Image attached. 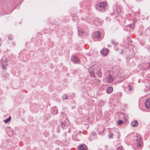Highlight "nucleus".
<instances>
[{"label":"nucleus","mask_w":150,"mask_h":150,"mask_svg":"<svg viewBox=\"0 0 150 150\" xmlns=\"http://www.w3.org/2000/svg\"><path fill=\"white\" fill-rule=\"evenodd\" d=\"M98 81H100V80L99 79H98Z\"/></svg>","instance_id":"obj_34"},{"label":"nucleus","mask_w":150,"mask_h":150,"mask_svg":"<svg viewBox=\"0 0 150 150\" xmlns=\"http://www.w3.org/2000/svg\"><path fill=\"white\" fill-rule=\"evenodd\" d=\"M8 38L9 40H13V36L11 35H10L8 36Z\"/></svg>","instance_id":"obj_19"},{"label":"nucleus","mask_w":150,"mask_h":150,"mask_svg":"<svg viewBox=\"0 0 150 150\" xmlns=\"http://www.w3.org/2000/svg\"><path fill=\"white\" fill-rule=\"evenodd\" d=\"M112 88L111 87H109L107 88L106 92L108 93H111L112 92Z\"/></svg>","instance_id":"obj_12"},{"label":"nucleus","mask_w":150,"mask_h":150,"mask_svg":"<svg viewBox=\"0 0 150 150\" xmlns=\"http://www.w3.org/2000/svg\"><path fill=\"white\" fill-rule=\"evenodd\" d=\"M128 86L129 87V91H131L132 90V89H131V86L130 85H128Z\"/></svg>","instance_id":"obj_28"},{"label":"nucleus","mask_w":150,"mask_h":150,"mask_svg":"<svg viewBox=\"0 0 150 150\" xmlns=\"http://www.w3.org/2000/svg\"><path fill=\"white\" fill-rule=\"evenodd\" d=\"M71 60L75 64L79 63V58L75 55L71 57Z\"/></svg>","instance_id":"obj_7"},{"label":"nucleus","mask_w":150,"mask_h":150,"mask_svg":"<svg viewBox=\"0 0 150 150\" xmlns=\"http://www.w3.org/2000/svg\"><path fill=\"white\" fill-rule=\"evenodd\" d=\"M108 47H111V45H108Z\"/></svg>","instance_id":"obj_33"},{"label":"nucleus","mask_w":150,"mask_h":150,"mask_svg":"<svg viewBox=\"0 0 150 150\" xmlns=\"http://www.w3.org/2000/svg\"><path fill=\"white\" fill-rule=\"evenodd\" d=\"M100 52L103 56H105L109 53V50L108 49L104 48L100 51Z\"/></svg>","instance_id":"obj_6"},{"label":"nucleus","mask_w":150,"mask_h":150,"mask_svg":"<svg viewBox=\"0 0 150 150\" xmlns=\"http://www.w3.org/2000/svg\"><path fill=\"white\" fill-rule=\"evenodd\" d=\"M101 37V35L99 31L95 32L92 34L93 38H95L99 40Z\"/></svg>","instance_id":"obj_3"},{"label":"nucleus","mask_w":150,"mask_h":150,"mask_svg":"<svg viewBox=\"0 0 150 150\" xmlns=\"http://www.w3.org/2000/svg\"><path fill=\"white\" fill-rule=\"evenodd\" d=\"M118 9H119V8H118ZM117 12H115V13H116V14L117 15H120V14L121 13V10L120 9V8H119V10H118V9H117Z\"/></svg>","instance_id":"obj_16"},{"label":"nucleus","mask_w":150,"mask_h":150,"mask_svg":"<svg viewBox=\"0 0 150 150\" xmlns=\"http://www.w3.org/2000/svg\"><path fill=\"white\" fill-rule=\"evenodd\" d=\"M113 134L112 133H111L109 135V138H112L113 137Z\"/></svg>","instance_id":"obj_21"},{"label":"nucleus","mask_w":150,"mask_h":150,"mask_svg":"<svg viewBox=\"0 0 150 150\" xmlns=\"http://www.w3.org/2000/svg\"><path fill=\"white\" fill-rule=\"evenodd\" d=\"M78 31L79 32V35H81L83 33L82 31L80 30H78Z\"/></svg>","instance_id":"obj_22"},{"label":"nucleus","mask_w":150,"mask_h":150,"mask_svg":"<svg viewBox=\"0 0 150 150\" xmlns=\"http://www.w3.org/2000/svg\"><path fill=\"white\" fill-rule=\"evenodd\" d=\"M62 98L64 100L67 99L68 98V96L64 94Z\"/></svg>","instance_id":"obj_20"},{"label":"nucleus","mask_w":150,"mask_h":150,"mask_svg":"<svg viewBox=\"0 0 150 150\" xmlns=\"http://www.w3.org/2000/svg\"><path fill=\"white\" fill-rule=\"evenodd\" d=\"M94 69L95 73L96 74L99 78L102 76V73L99 66L98 65L94 66Z\"/></svg>","instance_id":"obj_2"},{"label":"nucleus","mask_w":150,"mask_h":150,"mask_svg":"<svg viewBox=\"0 0 150 150\" xmlns=\"http://www.w3.org/2000/svg\"><path fill=\"white\" fill-rule=\"evenodd\" d=\"M11 116H9V117L6 119L5 120H4V122L5 123H7L8 122H9L10 120H11Z\"/></svg>","instance_id":"obj_14"},{"label":"nucleus","mask_w":150,"mask_h":150,"mask_svg":"<svg viewBox=\"0 0 150 150\" xmlns=\"http://www.w3.org/2000/svg\"><path fill=\"white\" fill-rule=\"evenodd\" d=\"M128 41L130 43H132V41L131 39L130 38H128Z\"/></svg>","instance_id":"obj_25"},{"label":"nucleus","mask_w":150,"mask_h":150,"mask_svg":"<svg viewBox=\"0 0 150 150\" xmlns=\"http://www.w3.org/2000/svg\"><path fill=\"white\" fill-rule=\"evenodd\" d=\"M8 74H6V76H4V75H3V76H4V77H5V76L7 77L8 76Z\"/></svg>","instance_id":"obj_29"},{"label":"nucleus","mask_w":150,"mask_h":150,"mask_svg":"<svg viewBox=\"0 0 150 150\" xmlns=\"http://www.w3.org/2000/svg\"><path fill=\"white\" fill-rule=\"evenodd\" d=\"M79 150H87V147L86 145L84 144H81L80 145L79 147Z\"/></svg>","instance_id":"obj_9"},{"label":"nucleus","mask_w":150,"mask_h":150,"mask_svg":"<svg viewBox=\"0 0 150 150\" xmlns=\"http://www.w3.org/2000/svg\"><path fill=\"white\" fill-rule=\"evenodd\" d=\"M146 108L149 109H150V98H149L145 102Z\"/></svg>","instance_id":"obj_10"},{"label":"nucleus","mask_w":150,"mask_h":150,"mask_svg":"<svg viewBox=\"0 0 150 150\" xmlns=\"http://www.w3.org/2000/svg\"><path fill=\"white\" fill-rule=\"evenodd\" d=\"M2 68L4 70H6V67L3 64H2Z\"/></svg>","instance_id":"obj_23"},{"label":"nucleus","mask_w":150,"mask_h":150,"mask_svg":"<svg viewBox=\"0 0 150 150\" xmlns=\"http://www.w3.org/2000/svg\"><path fill=\"white\" fill-rule=\"evenodd\" d=\"M123 121L121 120H119L118 121V125H120L122 124H123Z\"/></svg>","instance_id":"obj_17"},{"label":"nucleus","mask_w":150,"mask_h":150,"mask_svg":"<svg viewBox=\"0 0 150 150\" xmlns=\"http://www.w3.org/2000/svg\"><path fill=\"white\" fill-rule=\"evenodd\" d=\"M138 125V122L136 120L132 121L131 124V126L133 127H137Z\"/></svg>","instance_id":"obj_11"},{"label":"nucleus","mask_w":150,"mask_h":150,"mask_svg":"<svg viewBox=\"0 0 150 150\" xmlns=\"http://www.w3.org/2000/svg\"><path fill=\"white\" fill-rule=\"evenodd\" d=\"M92 134L91 135V137L92 139H97L96 136V133L95 132H92Z\"/></svg>","instance_id":"obj_13"},{"label":"nucleus","mask_w":150,"mask_h":150,"mask_svg":"<svg viewBox=\"0 0 150 150\" xmlns=\"http://www.w3.org/2000/svg\"><path fill=\"white\" fill-rule=\"evenodd\" d=\"M12 44L13 46L15 45V42H13Z\"/></svg>","instance_id":"obj_31"},{"label":"nucleus","mask_w":150,"mask_h":150,"mask_svg":"<svg viewBox=\"0 0 150 150\" xmlns=\"http://www.w3.org/2000/svg\"><path fill=\"white\" fill-rule=\"evenodd\" d=\"M123 50H122V52L120 53V54H122V53H123Z\"/></svg>","instance_id":"obj_32"},{"label":"nucleus","mask_w":150,"mask_h":150,"mask_svg":"<svg viewBox=\"0 0 150 150\" xmlns=\"http://www.w3.org/2000/svg\"><path fill=\"white\" fill-rule=\"evenodd\" d=\"M69 124V122L68 120L66 119L64 122H61V126L63 128V129H65L67 127Z\"/></svg>","instance_id":"obj_4"},{"label":"nucleus","mask_w":150,"mask_h":150,"mask_svg":"<svg viewBox=\"0 0 150 150\" xmlns=\"http://www.w3.org/2000/svg\"><path fill=\"white\" fill-rule=\"evenodd\" d=\"M148 64H149V66H149V67H148V68H149V69H150V63H148Z\"/></svg>","instance_id":"obj_30"},{"label":"nucleus","mask_w":150,"mask_h":150,"mask_svg":"<svg viewBox=\"0 0 150 150\" xmlns=\"http://www.w3.org/2000/svg\"><path fill=\"white\" fill-rule=\"evenodd\" d=\"M107 5V2L106 1L101 2L97 4L96 5V8L98 10L103 12L106 10V6Z\"/></svg>","instance_id":"obj_1"},{"label":"nucleus","mask_w":150,"mask_h":150,"mask_svg":"<svg viewBox=\"0 0 150 150\" xmlns=\"http://www.w3.org/2000/svg\"><path fill=\"white\" fill-rule=\"evenodd\" d=\"M2 60L4 62L6 63L8 62L7 61V58L6 57H3L2 58Z\"/></svg>","instance_id":"obj_18"},{"label":"nucleus","mask_w":150,"mask_h":150,"mask_svg":"<svg viewBox=\"0 0 150 150\" xmlns=\"http://www.w3.org/2000/svg\"><path fill=\"white\" fill-rule=\"evenodd\" d=\"M112 43L115 45L116 44V42L114 40H112L111 41Z\"/></svg>","instance_id":"obj_24"},{"label":"nucleus","mask_w":150,"mask_h":150,"mask_svg":"<svg viewBox=\"0 0 150 150\" xmlns=\"http://www.w3.org/2000/svg\"><path fill=\"white\" fill-rule=\"evenodd\" d=\"M95 69L94 66H93L91 68L89 69V73L91 77H94L96 76Z\"/></svg>","instance_id":"obj_5"},{"label":"nucleus","mask_w":150,"mask_h":150,"mask_svg":"<svg viewBox=\"0 0 150 150\" xmlns=\"http://www.w3.org/2000/svg\"><path fill=\"white\" fill-rule=\"evenodd\" d=\"M117 150H122V146H120L119 147H118L117 149Z\"/></svg>","instance_id":"obj_26"},{"label":"nucleus","mask_w":150,"mask_h":150,"mask_svg":"<svg viewBox=\"0 0 150 150\" xmlns=\"http://www.w3.org/2000/svg\"><path fill=\"white\" fill-rule=\"evenodd\" d=\"M107 83H110L114 81V79L113 77L112 76L111 74H109L107 78Z\"/></svg>","instance_id":"obj_8"},{"label":"nucleus","mask_w":150,"mask_h":150,"mask_svg":"<svg viewBox=\"0 0 150 150\" xmlns=\"http://www.w3.org/2000/svg\"><path fill=\"white\" fill-rule=\"evenodd\" d=\"M137 146L138 147H141V143H137Z\"/></svg>","instance_id":"obj_27"},{"label":"nucleus","mask_w":150,"mask_h":150,"mask_svg":"<svg viewBox=\"0 0 150 150\" xmlns=\"http://www.w3.org/2000/svg\"><path fill=\"white\" fill-rule=\"evenodd\" d=\"M137 137L138 138L136 140V142L137 143H141L142 141L141 138H138V135L137 136Z\"/></svg>","instance_id":"obj_15"}]
</instances>
